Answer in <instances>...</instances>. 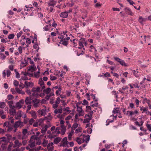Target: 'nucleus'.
<instances>
[{
    "label": "nucleus",
    "instance_id": "nucleus-56",
    "mask_svg": "<svg viewBox=\"0 0 151 151\" xmlns=\"http://www.w3.org/2000/svg\"><path fill=\"white\" fill-rule=\"evenodd\" d=\"M76 141L79 144H81L82 143V142L80 139L78 138H77Z\"/></svg>",
    "mask_w": 151,
    "mask_h": 151
},
{
    "label": "nucleus",
    "instance_id": "nucleus-63",
    "mask_svg": "<svg viewBox=\"0 0 151 151\" xmlns=\"http://www.w3.org/2000/svg\"><path fill=\"white\" fill-rule=\"evenodd\" d=\"M6 73L7 76L8 77H9L10 76L11 74V72L9 70H6Z\"/></svg>",
    "mask_w": 151,
    "mask_h": 151
},
{
    "label": "nucleus",
    "instance_id": "nucleus-2",
    "mask_svg": "<svg viewBox=\"0 0 151 151\" xmlns=\"http://www.w3.org/2000/svg\"><path fill=\"white\" fill-rule=\"evenodd\" d=\"M24 125L23 122L19 120L16 122L14 123L13 126L14 128H21Z\"/></svg>",
    "mask_w": 151,
    "mask_h": 151
},
{
    "label": "nucleus",
    "instance_id": "nucleus-16",
    "mask_svg": "<svg viewBox=\"0 0 151 151\" xmlns=\"http://www.w3.org/2000/svg\"><path fill=\"white\" fill-rule=\"evenodd\" d=\"M32 99L30 97H27L25 100V102L26 104L29 105L31 104Z\"/></svg>",
    "mask_w": 151,
    "mask_h": 151
},
{
    "label": "nucleus",
    "instance_id": "nucleus-1",
    "mask_svg": "<svg viewBox=\"0 0 151 151\" xmlns=\"http://www.w3.org/2000/svg\"><path fill=\"white\" fill-rule=\"evenodd\" d=\"M41 91L42 90H41L40 87L39 86L37 87H33L32 89V95L36 97L38 96V93Z\"/></svg>",
    "mask_w": 151,
    "mask_h": 151
},
{
    "label": "nucleus",
    "instance_id": "nucleus-48",
    "mask_svg": "<svg viewBox=\"0 0 151 151\" xmlns=\"http://www.w3.org/2000/svg\"><path fill=\"white\" fill-rule=\"evenodd\" d=\"M78 126V124L77 123H74L72 127V130H74Z\"/></svg>",
    "mask_w": 151,
    "mask_h": 151
},
{
    "label": "nucleus",
    "instance_id": "nucleus-29",
    "mask_svg": "<svg viewBox=\"0 0 151 151\" xmlns=\"http://www.w3.org/2000/svg\"><path fill=\"white\" fill-rule=\"evenodd\" d=\"M9 113L10 115H13L14 116L16 113V111L14 108H12L11 109H10L9 110Z\"/></svg>",
    "mask_w": 151,
    "mask_h": 151
},
{
    "label": "nucleus",
    "instance_id": "nucleus-28",
    "mask_svg": "<svg viewBox=\"0 0 151 151\" xmlns=\"http://www.w3.org/2000/svg\"><path fill=\"white\" fill-rule=\"evenodd\" d=\"M35 69H36V67L34 65H33L29 67L28 70L32 72L35 70Z\"/></svg>",
    "mask_w": 151,
    "mask_h": 151
},
{
    "label": "nucleus",
    "instance_id": "nucleus-11",
    "mask_svg": "<svg viewBox=\"0 0 151 151\" xmlns=\"http://www.w3.org/2000/svg\"><path fill=\"white\" fill-rule=\"evenodd\" d=\"M53 143L52 142L49 143L47 146L48 151H52L53 150Z\"/></svg>",
    "mask_w": 151,
    "mask_h": 151
},
{
    "label": "nucleus",
    "instance_id": "nucleus-53",
    "mask_svg": "<svg viewBox=\"0 0 151 151\" xmlns=\"http://www.w3.org/2000/svg\"><path fill=\"white\" fill-rule=\"evenodd\" d=\"M147 110V107L145 108L143 106H142L141 107L140 109V110L141 111H142V112L146 111Z\"/></svg>",
    "mask_w": 151,
    "mask_h": 151
},
{
    "label": "nucleus",
    "instance_id": "nucleus-39",
    "mask_svg": "<svg viewBox=\"0 0 151 151\" xmlns=\"http://www.w3.org/2000/svg\"><path fill=\"white\" fill-rule=\"evenodd\" d=\"M79 44L80 46V47H78L79 48L81 49L82 48H83L84 50L85 49V48L84 47V46L83 44V42H82L79 41Z\"/></svg>",
    "mask_w": 151,
    "mask_h": 151
},
{
    "label": "nucleus",
    "instance_id": "nucleus-17",
    "mask_svg": "<svg viewBox=\"0 0 151 151\" xmlns=\"http://www.w3.org/2000/svg\"><path fill=\"white\" fill-rule=\"evenodd\" d=\"M68 13L67 12H62L60 14V16L61 17L67 18L68 16Z\"/></svg>",
    "mask_w": 151,
    "mask_h": 151
},
{
    "label": "nucleus",
    "instance_id": "nucleus-6",
    "mask_svg": "<svg viewBox=\"0 0 151 151\" xmlns=\"http://www.w3.org/2000/svg\"><path fill=\"white\" fill-rule=\"evenodd\" d=\"M22 145V143L18 139L16 140L14 142L13 146L14 148H19Z\"/></svg>",
    "mask_w": 151,
    "mask_h": 151
},
{
    "label": "nucleus",
    "instance_id": "nucleus-36",
    "mask_svg": "<svg viewBox=\"0 0 151 151\" xmlns=\"http://www.w3.org/2000/svg\"><path fill=\"white\" fill-rule=\"evenodd\" d=\"M8 103L10 108H15V107L14 106H12V104H13V101H9L8 102Z\"/></svg>",
    "mask_w": 151,
    "mask_h": 151
},
{
    "label": "nucleus",
    "instance_id": "nucleus-43",
    "mask_svg": "<svg viewBox=\"0 0 151 151\" xmlns=\"http://www.w3.org/2000/svg\"><path fill=\"white\" fill-rule=\"evenodd\" d=\"M39 84L40 85V86H42L44 84V83L42 81L41 78H40L39 79Z\"/></svg>",
    "mask_w": 151,
    "mask_h": 151
},
{
    "label": "nucleus",
    "instance_id": "nucleus-21",
    "mask_svg": "<svg viewBox=\"0 0 151 151\" xmlns=\"http://www.w3.org/2000/svg\"><path fill=\"white\" fill-rule=\"evenodd\" d=\"M27 61L26 59H25L23 60V61H22L21 62L20 66L22 68L24 67L27 65Z\"/></svg>",
    "mask_w": 151,
    "mask_h": 151
},
{
    "label": "nucleus",
    "instance_id": "nucleus-15",
    "mask_svg": "<svg viewBox=\"0 0 151 151\" xmlns=\"http://www.w3.org/2000/svg\"><path fill=\"white\" fill-rule=\"evenodd\" d=\"M147 20V18H143L142 17H139V18L138 21L141 24L143 23Z\"/></svg>",
    "mask_w": 151,
    "mask_h": 151
},
{
    "label": "nucleus",
    "instance_id": "nucleus-60",
    "mask_svg": "<svg viewBox=\"0 0 151 151\" xmlns=\"http://www.w3.org/2000/svg\"><path fill=\"white\" fill-rule=\"evenodd\" d=\"M34 122L35 120L31 118L29 120V124L30 125H32Z\"/></svg>",
    "mask_w": 151,
    "mask_h": 151
},
{
    "label": "nucleus",
    "instance_id": "nucleus-18",
    "mask_svg": "<svg viewBox=\"0 0 151 151\" xmlns=\"http://www.w3.org/2000/svg\"><path fill=\"white\" fill-rule=\"evenodd\" d=\"M69 109L70 108L69 107H64L63 108H62V111H65V113H64V114H67L70 112L71 111Z\"/></svg>",
    "mask_w": 151,
    "mask_h": 151
},
{
    "label": "nucleus",
    "instance_id": "nucleus-22",
    "mask_svg": "<svg viewBox=\"0 0 151 151\" xmlns=\"http://www.w3.org/2000/svg\"><path fill=\"white\" fill-rule=\"evenodd\" d=\"M29 113L31 115L32 117L35 119L37 118V114L36 112L33 110H32L29 112Z\"/></svg>",
    "mask_w": 151,
    "mask_h": 151
},
{
    "label": "nucleus",
    "instance_id": "nucleus-24",
    "mask_svg": "<svg viewBox=\"0 0 151 151\" xmlns=\"http://www.w3.org/2000/svg\"><path fill=\"white\" fill-rule=\"evenodd\" d=\"M60 133V132H56V130L54 131H53L51 134H50V137L52 138L56 136L57 134H59Z\"/></svg>",
    "mask_w": 151,
    "mask_h": 151
},
{
    "label": "nucleus",
    "instance_id": "nucleus-45",
    "mask_svg": "<svg viewBox=\"0 0 151 151\" xmlns=\"http://www.w3.org/2000/svg\"><path fill=\"white\" fill-rule=\"evenodd\" d=\"M90 136L89 135H87L86 136H85L83 138V139L85 141H86V142L88 141L89 140Z\"/></svg>",
    "mask_w": 151,
    "mask_h": 151
},
{
    "label": "nucleus",
    "instance_id": "nucleus-42",
    "mask_svg": "<svg viewBox=\"0 0 151 151\" xmlns=\"http://www.w3.org/2000/svg\"><path fill=\"white\" fill-rule=\"evenodd\" d=\"M37 137L36 135H33L32 136L30 139V140L31 141L33 140L37 139Z\"/></svg>",
    "mask_w": 151,
    "mask_h": 151
},
{
    "label": "nucleus",
    "instance_id": "nucleus-13",
    "mask_svg": "<svg viewBox=\"0 0 151 151\" xmlns=\"http://www.w3.org/2000/svg\"><path fill=\"white\" fill-rule=\"evenodd\" d=\"M57 3L56 1L54 0H50L47 3L49 6L54 7Z\"/></svg>",
    "mask_w": 151,
    "mask_h": 151
},
{
    "label": "nucleus",
    "instance_id": "nucleus-26",
    "mask_svg": "<svg viewBox=\"0 0 151 151\" xmlns=\"http://www.w3.org/2000/svg\"><path fill=\"white\" fill-rule=\"evenodd\" d=\"M15 90L16 92L19 94L24 95L25 93L22 90H20L18 88H16Z\"/></svg>",
    "mask_w": 151,
    "mask_h": 151
},
{
    "label": "nucleus",
    "instance_id": "nucleus-57",
    "mask_svg": "<svg viewBox=\"0 0 151 151\" xmlns=\"http://www.w3.org/2000/svg\"><path fill=\"white\" fill-rule=\"evenodd\" d=\"M7 98L8 100H10L12 99L13 98V96L12 95H8L7 96Z\"/></svg>",
    "mask_w": 151,
    "mask_h": 151
},
{
    "label": "nucleus",
    "instance_id": "nucleus-50",
    "mask_svg": "<svg viewBox=\"0 0 151 151\" xmlns=\"http://www.w3.org/2000/svg\"><path fill=\"white\" fill-rule=\"evenodd\" d=\"M44 120L42 119H40L38 120L37 122L39 124V126H40L41 124L43 123Z\"/></svg>",
    "mask_w": 151,
    "mask_h": 151
},
{
    "label": "nucleus",
    "instance_id": "nucleus-59",
    "mask_svg": "<svg viewBox=\"0 0 151 151\" xmlns=\"http://www.w3.org/2000/svg\"><path fill=\"white\" fill-rule=\"evenodd\" d=\"M9 120L10 122L12 124H14V119L13 118V117H11L10 118H9Z\"/></svg>",
    "mask_w": 151,
    "mask_h": 151
},
{
    "label": "nucleus",
    "instance_id": "nucleus-55",
    "mask_svg": "<svg viewBox=\"0 0 151 151\" xmlns=\"http://www.w3.org/2000/svg\"><path fill=\"white\" fill-rule=\"evenodd\" d=\"M14 36V35L13 34H10L8 36V38L9 39H13Z\"/></svg>",
    "mask_w": 151,
    "mask_h": 151
},
{
    "label": "nucleus",
    "instance_id": "nucleus-46",
    "mask_svg": "<svg viewBox=\"0 0 151 151\" xmlns=\"http://www.w3.org/2000/svg\"><path fill=\"white\" fill-rule=\"evenodd\" d=\"M147 129L149 131L151 132V124H146Z\"/></svg>",
    "mask_w": 151,
    "mask_h": 151
},
{
    "label": "nucleus",
    "instance_id": "nucleus-61",
    "mask_svg": "<svg viewBox=\"0 0 151 151\" xmlns=\"http://www.w3.org/2000/svg\"><path fill=\"white\" fill-rule=\"evenodd\" d=\"M50 79L52 81H53L57 79V77L55 76H53L51 75L50 76Z\"/></svg>",
    "mask_w": 151,
    "mask_h": 151
},
{
    "label": "nucleus",
    "instance_id": "nucleus-3",
    "mask_svg": "<svg viewBox=\"0 0 151 151\" xmlns=\"http://www.w3.org/2000/svg\"><path fill=\"white\" fill-rule=\"evenodd\" d=\"M93 113V111H91V114H86L85 115V119H84L83 122L88 123L89 121L91 119L92 115Z\"/></svg>",
    "mask_w": 151,
    "mask_h": 151
},
{
    "label": "nucleus",
    "instance_id": "nucleus-52",
    "mask_svg": "<svg viewBox=\"0 0 151 151\" xmlns=\"http://www.w3.org/2000/svg\"><path fill=\"white\" fill-rule=\"evenodd\" d=\"M14 85L15 86H18L19 85V82L16 80H15L13 82Z\"/></svg>",
    "mask_w": 151,
    "mask_h": 151
},
{
    "label": "nucleus",
    "instance_id": "nucleus-38",
    "mask_svg": "<svg viewBox=\"0 0 151 151\" xmlns=\"http://www.w3.org/2000/svg\"><path fill=\"white\" fill-rule=\"evenodd\" d=\"M50 91L51 89L50 88H48L46 89H45V90H43V92L47 94H48Z\"/></svg>",
    "mask_w": 151,
    "mask_h": 151
},
{
    "label": "nucleus",
    "instance_id": "nucleus-7",
    "mask_svg": "<svg viewBox=\"0 0 151 151\" xmlns=\"http://www.w3.org/2000/svg\"><path fill=\"white\" fill-rule=\"evenodd\" d=\"M23 112L21 111H19L16 115H15V118L16 120H20L21 117L22 116Z\"/></svg>",
    "mask_w": 151,
    "mask_h": 151
},
{
    "label": "nucleus",
    "instance_id": "nucleus-20",
    "mask_svg": "<svg viewBox=\"0 0 151 151\" xmlns=\"http://www.w3.org/2000/svg\"><path fill=\"white\" fill-rule=\"evenodd\" d=\"M50 127V126H49L47 125H45L44 127L42 128L41 132L43 134H45L47 131V128Z\"/></svg>",
    "mask_w": 151,
    "mask_h": 151
},
{
    "label": "nucleus",
    "instance_id": "nucleus-12",
    "mask_svg": "<svg viewBox=\"0 0 151 151\" xmlns=\"http://www.w3.org/2000/svg\"><path fill=\"white\" fill-rule=\"evenodd\" d=\"M39 114L42 116H45L46 114V109H43L39 110L38 111Z\"/></svg>",
    "mask_w": 151,
    "mask_h": 151
},
{
    "label": "nucleus",
    "instance_id": "nucleus-37",
    "mask_svg": "<svg viewBox=\"0 0 151 151\" xmlns=\"http://www.w3.org/2000/svg\"><path fill=\"white\" fill-rule=\"evenodd\" d=\"M62 129L61 131L63 133H65L66 129V127L63 125H62L61 126Z\"/></svg>",
    "mask_w": 151,
    "mask_h": 151
},
{
    "label": "nucleus",
    "instance_id": "nucleus-4",
    "mask_svg": "<svg viewBox=\"0 0 151 151\" xmlns=\"http://www.w3.org/2000/svg\"><path fill=\"white\" fill-rule=\"evenodd\" d=\"M68 142L67 141V137H65L62 139L61 143H60V146L68 147Z\"/></svg>",
    "mask_w": 151,
    "mask_h": 151
},
{
    "label": "nucleus",
    "instance_id": "nucleus-23",
    "mask_svg": "<svg viewBox=\"0 0 151 151\" xmlns=\"http://www.w3.org/2000/svg\"><path fill=\"white\" fill-rule=\"evenodd\" d=\"M32 102L34 103L33 106L35 107H37L38 106V104L40 102V100L35 99L32 100Z\"/></svg>",
    "mask_w": 151,
    "mask_h": 151
},
{
    "label": "nucleus",
    "instance_id": "nucleus-62",
    "mask_svg": "<svg viewBox=\"0 0 151 151\" xmlns=\"http://www.w3.org/2000/svg\"><path fill=\"white\" fill-rule=\"evenodd\" d=\"M26 43L27 44H29L31 43L30 39L29 38H27L26 40Z\"/></svg>",
    "mask_w": 151,
    "mask_h": 151
},
{
    "label": "nucleus",
    "instance_id": "nucleus-41",
    "mask_svg": "<svg viewBox=\"0 0 151 151\" xmlns=\"http://www.w3.org/2000/svg\"><path fill=\"white\" fill-rule=\"evenodd\" d=\"M48 143V141L47 140H46L45 139H44L43 142L42 143V144L43 146L44 147H46L47 146V145Z\"/></svg>",
    "mask_w": 151,
    "mask_h": 151
},
{
    "label": "nucleus",
    "instance_id": "nucleus-44",
    "mask_svg": "<svg viewBox=\"0 0 151 151\" xmlns=\"http://www.w3.org/2000/svg\"><path fill=\"white\" fill-rule=\"evenodd\" d=\"M6 127H8L7 130V131L8 132H10L13 129V128H14V127H13V126L12 127L9 126H6Z\"/></svg>",
    "mask_w": 151,
    "mask_h": 151
},
{
    "label": "nucleus",
    "instance_id": "nucleus-32",
    "mask_svg": "<svg viewBox=\"0 0 151 151\" xmlns=\"http://www.w3.org/2000/svg\"><path fill=\"white\" fill-rule=\"evenodd\" d=\"M125 10L127 14L129 15H131L132 12L130 9L129 8L126 7L125 8Z\"/></svg>",
    "mask_w": 151,
    "mask_h": 151
},
{
    "label": "nucleus",
    "instance_id": "nucleus-27",
    "mask_svg": "<svg viewBox=\"0 0 151 151\" xmlns=\"http://www.w3.org/2000/svg\"><path fill=\"white\" fill-rule=\"evenodd\" d=\"M29 145L31 148L33 147L35 145V141L32 140L31 141L30 140L29 141Z\"/></svg>",
    "mask_w": 151,
    "mask_h": 151
},
{
    "label": "nucleus",
    "instance_id": "nucleus-64",
    "mask_svg": "<svg viewBox=\"0 0 151 151\" xmlns=\"http://www.w3.org/2000/svg\"><path fill=\"white\" fill-rule=\"evenodd\" d=\"M22 33H23L22 32V31H21L20 32L18 33L17 34V38H19L21 36V35L22 34Z\"/></svg>",
    "mask_w": 151,
    "mask_h": 151
},
{
    "label": "nucleus",
    "instance_id": "nucleus-54",
    "mask_svg": "<svg viewBox=\"0 0 151 151\" xmlns=\"http://www.w3.org/2000/svg\"><path fill=\"white\" fill-rule=\"evenodd\" d=\"M67 36H60V38H63V39H65V40H66L67 41L68 40H69L70 39V37H66Z\"/></svg>",
    "mask_w": 151,
    "mask_h": 151
},
{
    "label": "nucleus",
    "instance_id": "nucleus-10",
    "mask_svg": "<svg viewBox=\"0 0 151 151\" xmlns=\"http://www.w3.org/2000/svg\"><path fill=\"white\" fill-rule=\"evenodd\" d=\"M22 133L23 135L22 137V139L24 138L25 137H28V135H27V129H23Z\"/></svg>",
    "mask_w": 151,
    "mask_h": 151
},
{
    "label": "nucleus",
    "instance_id": "nucleus-5",
    "mask_svg": "<svg viewBox=\"0 0 151 151\" xmlns=\"http://www.w3.org/2000/svg\"><path fill=\"white\" fill-rule=\"evenodd\" d=\"M61 100L59 97H58L56 98V99L55 102V104H52V107L54 109H57L58 107V105L59 104Z\"/></svg>",
    "mask_w": 151,
    "mask_h": 151
},
{
    "label": "nucleus",
    "instance_id": "nucleus-19",
    "mask_svg": "<svg viewBox=\"0 0 151 151\" xmlns=\"http://www.w3.org/2000/svg\"><path fill=\"white\" fill-rule=\"evenodd\" d=\"M54 111V113L55 115L58 114H61L62 113V108L61 106L59 109H55Z\"/></svg>",
    "mask_w": 151,
    "mask_h": 151
},
{
    "label": "nucleus",
    "instance_id": "nucleus-40",
    "mask_svg": "<svg viewBox=\"0 0 151 151\" xmlns=\"http://www.w3.org/2000/svg\"><path fill=\"white\" fill-rule=\"evenodd\" d=\"M5 104L4 102H0V108L3 109L5 107Z\"/></svg>",
    "mask_w": 151,
    "mask_h": 151
},
{
    "label": "nucleus",
    "instance_id": "nucleus-49",
    "mask_svg": "<svg viewBox=\"0 0 151 151\" xmlns=\"http://www.w3.org/2000/svg\"><path fill=\"white\" fill-rule=\"evenodd\" d=\"M50 25H47L45 27H44L43 29H44L46 31H48L50 29Z\"/></svg>",
    "mask_w": 151,
    "mask_h": 151
},
{
    "label": "nucleus",
    "instance_id": "nucleus-25",
    "mask_svg": "<svg viewBox=\"0 0 151 151\" xmlns=\"http://www.w3.org/2000/svg\"><path fill=\"white\" fill-rule=\"evenodd\" d=\"M61 140V138L60 137H56L54 140V143L55 144H57Z\"/></svg>",
    "mask_w": 151,
    "mask_h": 151
},
{
    "label": "nucleus",
    "instance_id": "nucleus-35",
    "mask_svg": "<svg viewBox=\"0 0 151 151\" xmlns=\"http://www.w3.org/2000/svg\"><path fill=\"white\" fill-rule=\"evenodd\" d=\"M22 106L21 105V104H20V102H18L16 104V107H15V108L16 107L19 109H20L22 107Z\"/></svg>",
    "mask_w": 151,
    "mask_h": 151
},
{
    "label": "nucleus",
    "instance_id": "nucleus-33",
    "mask_svg": "<svg viewBox=\"0 0 151 151\" xmlns=\"http://www.w3.org/2000/svg\"><path fill=\"white\" fill-rule=\"evenodd\" d=\"M9 144L8 146V148H7V150L8 151H10L11 150V147H13V146L14 145V144L13 142H9Z\"/></svg>",
    "mask_w": 151,
    "mask_h": 151
},
{
    "label": "nucleus",
    "instance_id": "nucleus-31",
    "mask_svg": "<svg viewBox=\"0 0 151 151\" xmlns=\"http://www.w3.org/2000/svg\"><path fill=\"white\" fill-rule=\"evenodd\" d=\"M27 138L25 137L24 138L22 139V137H21V139L22 140V142H21L22 143V145H23L25 146L27 144V140H26V139Z\"/></svg>",
    "mask_w": 151,
    "mask_h": 151
},
{
    "label": "nucleus",
    "instance_id": "nucleus-14",
    "mask_svg": "<svg viewBox=\"0 0 151 151\" xmlns=\"http://www.w3.org/2000/svg\"><path fill=\"white\" fill-rule=\"evenodd\" d=\"M25 86L27 88L28 87H32L34 86V83L32 82L25 81L24 82Z\"/></svg>",
    "mask_w": 151,
    "mask_h": 151
},
{
    "label": "nucleus",
    "instance_id": "nucleus-9",
    "mask_svg": "<svg viewBox=\"0 0 151 151\" xmlns=\"http://www.w3.org/2000/svg\"><path fill=\"white\" fill-rule=\"evenodd\" d=\"M77 111L79 113V116H83L84 115V111H83L81 107L77 108Z\"/></svg>",
    "mask_w": 151,
    "mask_h": 151
},
{
    "label": "nucleus",
    "instance_id": "nucleus-58",
    "mask_svg": "<svg viewBox=\"0 0 151 151\" xmlns=\"http://www.w3.org/2000/svg\"><path fill=\"white\" fill-rule=\"evenodd\" d=\"M32 105L30 104H29L27 106V109L26 112H28V111L30 110L31 108Z\"/></svg>",
    "mask_w": 151,
    "mask_h": 151
},
{
    "label": "nucleus",
    "instance_id": "nucleus-51",
    "mask_svg": "<svg viewBox=\"0 0 151 151\" xmlns=\"http://www.w3.org/2000/svg\"><path fill=\"white\" fill-rule=\"evenodd\" d=\"M62 90L60 86H59V90H57L56 92V94L58 95H60L59 92H60Z\"/></svg>",
    "mask_w": 151,
    "mask_h": 151
},
{
    "label": "nucleus",
    "instance_id": "nucleus-8",
    "mask_svg": "<svg viewBox=\"0 0 151 151\" xmlns=\"http://www.w3.org/2000/svg\"><path fill=\"white\" fill-rule=\"evenodd\" d=\"M114 59L116 61L119 62L120 64L123 66H127L126 64L125 63L124 61L123 60L121 59L118 58L116 57L114 58Z\"/></svg>",
    "mask_w": 151,
    "mask_h": 151
},
{
    "label": "nucleus",
    "instance_id": "nucleus-47",
    "mask_svg": "<svg viewBox=\"0 0 151 151\" xmlns=\"http://www.w3.org/2000/svg\"><path fill=\"white\" fill-rule=\"evenodd\" d=\"M61 41H62L63 42L62 43L64 45H66L68 44V42L65 40V39H63L62 38V40Z\"/></svg>",
    "mask_w": 151,
    "mask_h": 151
},
{
    "label": "nucleus",
    "instance_id": "nucleus-30",
    "mask_svg": "<svg viewBox=\"0 0 151 151\" xmlns=\"http://www.w3.org/2000/svg\"><path fill=\"white\" fill-rule=\"evenodd\" d=\"M91 106H86V112H89V114H91V111H93L91 109Z\"/></svg>",
    "mask_w": 151,
    "mask_h": 151
},
{
    "label": "nucleus",
    "instance_id": "nucleus-34",
    "mask_svg": "<svg viewBox=\"0 0 151 151\" xmlns=\"http://www.w3.org/2000/svg\"><path fill=\"white\" fill-rule=\"evenodd\" d=\"M133 73L134 74L135 76L136 77H138L140 75L139 73H138V71L137 70H133Z\"/></svg>",
    "mask_w": 151,
    "mask_h": 151
}]
</instances>
